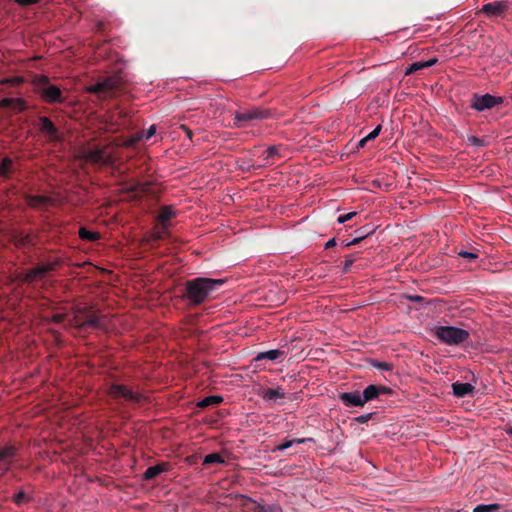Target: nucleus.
Wrapping results in <instances>:
<instances>
[{"instance_id":"18","label":"nucleus","mask_w":512,"mask_h":512,"mask_svg":"<svg viewBox=\"0 0 512 512\" xmlns=\"http://www.w3.org/2000/svg\"><path fill=\"white\" fill-rule=\"evenodd\" d=\"M262 156V159L264 161L263 164H260L258 167H263V166H266L268 164H271V160H273L274 158H279L281 155H280V146H269L267 149H265L263 151V153L261 154Z\"/></svg>"},{"instance_id":"7","label":"nucleus","mask_w":512,"mask_h":512,"mask_svg":"<svg viewBox=\"0 0 512 512\" xmlns=\"http://www.w3.org/2000/svg\"><path fill=\"white\" fill-rule=\"evenodd\" d=\"M271 115L270 110L261 107H253L249 110L236 111L234 114V127L242 128L245 123L253 120L267 119Z\"/></svg>"},{"instance_id":"42","label":"nucleus","mask_w":512,"mask_h":512,"mask_svg":"<svg viewBox=\"0 0 512 512\" xmlns=\"http://www.w3.org/2000/svg\"><path fill=\"white\" fill-rule=\"evenodd\" d=\"M380 131H381V125H378L377 127H375L373 130H371L369 132V134L366 136V139H368L370 141L372 139L377 138Z\"/></svg>"},{"instance_id":"49","label":"nucleus","mask_w":512,"mask_h":512,"mask_svg":"<svg viewBox=\"0 0 512 512\" xmlns=\"http://www.w3.org/2000/svg\"><path fill=\"white\" fill-rule=\"evenodd\" d=\"M336 245L335 239L328 240L327 243H325V249H331Z\"/></svg>"},{"instance_id":"15","label":"nucleus","mask_w":512,"mask_h":512,"mask_svg":"<svg viewBox=\"0 0 512 512\" xmlns=\"http://www.w3.org/2000/svg\"><path fill=\"white\" fill-rule=\"evenodd\" d=\"M285 358V352L284 351H281V350H278V349H274V350H270V351H267V352H259L256 354V356L254 357V361L255 362H260V361H278L279 359H284Z\"/></svg>"},{"instance_id":"48","label":"nucleus","mask_w":512,"mask_h":512,"mask_svg":"<svg viewBox=\"0 0 512 512\" xmlns=\"http://www.w3.org/2000/svg\"><path fill=\"white\" fill-rule=\"evenodd\" d=\"M291 440L294 441V444H304L308 441H314L311 438H300V439H291Z\"/></svg>"},{"instance_id":"30","label":"nucleus","mask_w":512,"mask_h":512,"mask_svg":"<svg viewBox=\"0 0 512 512\" xmlns=\"http://www.w3.org/2000/svg\"><path fill=\"white\" fill-rule=\"evenodd\" d=\"M224 458L218 453H211L205 456L204 465H212V464H223Z\"/></svg>"},{"instance_id":"8","label":"nucleus","mask_w":512,"mask_h":512,"mask_svg":"<svg viewBox=\"0 0 512 512\" xmlns=\"http://www.w3.org/2000/svg\"><path fill=\"white\" fill-rule=\"evenodd\" d=\"M503 101L502 97H496L488 93L484 95L475 93L472 98V103H470V107L478 112H483L503 104Z\"/></svg>"},{"instance_id":"1","label":"nucleus","mask_w":512,"mask_h":512,"mask_svg":"<svg viewBox=\"0 0 512 512\" xmlns=\"http://www.w3.org/2000/svg\"><path fill=\"white\" fill-rule=\"evenodd\" d=\"M224 282L223 279L194 278L186 282V294L184 296L187 297L190 305H201L208 300L211 292L223 285Z\"/></svg>"},{"instance_id":"26","label":"nucleus","mask_w":512,"mask_h":512,"mask_svg":"<svg viewBox=\"0 0 512 512\" xmlns=\"http://www.w3.org/2000/svg\"><path fill=\"white\" fill-rule=\"evenodd\" d=\"M222 401H223V398L221 396L211 395V396L206 397L205 399L198 401L197 407L200 409H205L209 406L218 405Z\"/></svg>"},{"instance_id":"5","label":"nucleus","mask_w":512,"mask_h":512,"mask_svg":"<svg viewBox=\"0 0 512 512\" xmlns=\"http://www.w3.org/2000/svg\"><path fill=\"white\" fill-rule=\"evenodd\" d=\"M121 80L117 76H109L101 82L94 83L86 91L95 94L98 99H110L120 89Z\"/></svg>"},{"instance_id":"28","label":"nucleus","mask_w":512,"mask_h":512,"mask_svg":"<svg viewBox=\"0 0 512 512\" xmlns=\"http://www.w3.org/2000/svg\"><path fill=\"white\" fill-rule=\"evenodd\" d=\"M63 264V260L60 258H56L52 262H48L45 264H41L39 269L42 271V274L46 275L49 272L55 271L58 267H60Z\"/></svg>"},{"instance_id":"17","label":"nucleus","mask_w":512,"mask_h":512,"mask_svg":"<svg viewBox=\"0 0 512 512\" xmlns=\"http://www.w3.org/2000/svg\"><path fill=\"white\" fill-rule=\"evenodd\" d=\"M475 387L469 383L456 382L452 384V393L458 398H462L474 392Z\"/></svg>"},{"instance_id":"41","label":"nucleus","mask_w":512,"mask_h":512,"mask_svg":"<svg viewBox=\"0 0 512 512\" xmlns=\"http://www.w3.org/2000/svg\"><path fill=\"white\" fill-rule=\"evenodd\" d=\"M357 216V212H349L344 215L339 216L338 222L340 224L345 223L346 221H349Z\"/></svg>"},{"instance_id":"27","label":"nucleus","mask_w":512,"mask_h":512,"mask_svg":"<svg viewBox=\"0 0 512 512\" xmlns=\"http://www.w3.org/2000/svg\"><path fill=\"white\" fill-rule=\"evenodd\" d=\"M175 217V212L171 206H164L160 210V215H158V220L165 226L166 222H169Z\"/></svg>"},{"instance_id":"16","label":"nucleus","mask_w":512,"mask_h":512,"mask_svg":"<svg viewBox=\"0 0 512 512\" xmlns=\"http://www.w3.org/2000/svg\"><path fill=\"white\" fill-rule=\"evenodd\" d=\"M18 448L13 444L0 447V462L11 464L12 458L17 456Z\"/></svg>"},{"instance_id":"53","label":"nucleus","mask_w":512,"mask_h":512,"mask_svg":"<svg viewBox=\"0 0 512 512\" xmlns=\"http://www.w3.org/2000/svg\"><path fill=\"white\" fill-rule=\"evenodd\" d=\"M343 244L345 247H350L352 245H356L357 243H351V241H350V242H343Z\"/></svg>"},{"instance_id":"6","label":"nucleus","mask_w":512,"mask_h":512,"mask_svg":"<svg viewBox=\"0 0 512 512\" xmlns=\"http://www.w3.org/2000/svg\"><path fill=\"white\" fill-rule=\"evenodd\" d=\"M108 393L110 397L116 401L122 399L135 404H139L146 401V396L143 393L134 392L125 384H110L108 388Z\"/></svg>"},{"instance_id":"19","label":"nucleus","mask_w":512,"mask_h":512,"mask_svg":"<svg viewBox=\"0 0 512 512\" xmlns=\"http://www.w3.org/2000/svg\"><path fill=\"white\" fill-rule=\"evenodd\" d=\"M286 396L285 391L281 387L268 388L262 392V398L267 401H276L284 399Z\"/></svg>"},{"instance_id":"9","label":"nucleus","mask_w":512,"mask_h":512,"mask_svg":"<svg viewBox=\"0 0 512 512\" xmlns=\"http://www.w3.org/2000/svg\"><path fill=\"white\" fill-rule=\"evenodd\" d=\"M84 158L90 163L108 165L111 163V156L108 155L105 147L96 146L84 152Z\"/></svg>"},{"instance_id":"22","label":"nucleus","mask_w":512,"mask_h":512,"mask_svg":"<svg viewBox=\"0 0 512 512\" xmlns=\"http://www.w3.org/2000/svg\"><path fill=\"white\" fill-rule=\"evenodd\" d=\"M46 275L42 273V271L39 269V267L32 268L27 271V273L22 275L21 281L24 283H32L37 280L43 279Z\"/></svg>"},{"instance_id":"47","label":"nucleus","mask_w":512,"mask_h":512,"mask_svg":"<svg viewBox=\"0 0 512 512\" xmlns=\"http://www.w3.org/2000/svg\"><path fill=\"white\" fill-rule=\"evenodd\" d=\"M423 64H424V67H432L433 65H435L437 62H438V59L436 58H432L430 60H426V61H422Z\"/></svg>"},{"instance_id":"11","label":"nucleus","mask_w":512,"mask_h":512,"mask_svg":"<svg viewBox=\"0 0 512 512\" xmlns=\"http://www.w3.org/2000/svg\"><path fill=\"white\" fill-rule=\"evenodd\" d=\"M339 399L345 407H363L367 403L359 391L341 392Z\"/></svg>"},{"instance_id":"43","label":"nucleus","mask_w":512,"mask_h":512,"mask_svg":"<svg viewBox=\"0 0 512 512\" xmlns=\"http://www.w3.org/2000/svg\"><path fill=\"white\" fill-rule=\"evenodd\" d=\"M66 315L63 313H56L52 316V321L56 324L62 323L65 321Z\"/></svg>"},{"instance_id":"50","label":"nucleus","mask_w":512,"mask_h":512,"mask_svg":"<svg viewBox=\"0 0 512 512\" xmlns=\"http://www.w3.org/2000/svg\"><path fill=\"white\" fill-rule=\"evenodd\" d=\"M181 129L184 130V132H186L189 139L192 138V131L188 127H186L185 125H181Z\"/></svg>"},{"instance_id":"37","label":"nucleus","mask_w":512,"mask_h":512,"mask_svg":"<svg viewBox=\"0 0 512 512\" xmlns=\"http://www.w3.org/2000/svg\"><path fill=\"white\" fill-rule=\"evenodd\" d=\"M374 415L375 413H368L365 415L357 416L353 419V421L359 425L366 424Z\"/></svg>"},{"instance_id":"13","label":"nucleus","mask_w":512,"mask_h":512,"mask_svg":"<svg viewBox=\"0 0 512 512\" xmlns=\"http://www.w3.org/2000/svg\"><path fill=\"white\" fill-rule=\"evenodd\" d=\"M171 470V464L162 462L160 464L148 467L143 474L144 481H152L158 477L161 473H166Z\"/></svg>"},{"instance_id":"46","label":"nucleus","mask_w":512,"mask_h":512,"mask_svg":"<svg viewBox=\"0 0 512 512\" xmlns=\"http://www.w3.org/2000/svg\"><path fill=\"white\" fill-rule=\"evenodd\" d=\"M155 131H156L155 126H154V125H153V126H151V127H150V129H148V130L146 131V133H145V135H144V139L148 140V139H150L151 137H153V136H154V134H155Z\"/></svg>"},{"instance_id":"21","label":"nucleus","mask_w":512,"mask_h":512,"mask_svg":"<svg viewBox=\"0 0 512 512\" xmlns=\"http://www.w3.org/2000/svg\"><path fill=\"white\" fill-rule=\"evenodd\" d=\"M26 200L32 208H41L50 203V198L45 195H27Z\"/></svg>"},{"instance_id":"45","label":"nucleus","mask_w":512,"mask_h":512,"mask_svg":"<svg viewBox=\"0 0 512 512\" xmlns=\"http://www.w3.org/2000/svg\"><path fill=\"white\" fill-rule=\"evenodd\" d=\"M165 235V226H163L162 231H158L153 235L154 241H160L164 238Z\"/></svg>"},{"instance_id":"34","label":"nucleus","mask_w":512,"mask_h":512,"mask_svg":"<svg viewBox=\"0 0 512 512\" xmlns=\"http://www.w3.org/2000/svg\"><path fill=\"white\" fill-rule=\"evenodd\" d=\"M30 496L27 495L25 492L20 491L18 494L13 496V503L17 505H22L24 503H27L30 501Z\"/></svg>"},{"instance_id":"10","label":"nucleus","mask_w":512,"mask_h":512,"mask_svg":"<svg viewBox=\"0 0 512 512\" xmlns=\"http://www.w3.org/2000/svg\"><path fill=\"white\" fill-rule=\"evenodd\" d=\"M361 393L363 401L369 402L378 400L382 395L392 394L393 390L382 384H370Z\"/></svg>"},{"instance_id":"24","label":"nucleus","mask_w":512,"mask_h":512,"mask_svg":"<svg viewBox=\"0 0 512 512\" xmlns=\"http://www.w3.org/2000/svg\"><path fill=\"white\" fill-rule=\"evenodd\" d=\"M2 107H10L14 111H23L25 109V102L21 98H4L2 100Z\"/></svg>"},{"instance_id":"38","label":"nucleus","mask_w":512,"mask_h":512,"mask_svg":"<svg viewBox=\"0 0 512 512\" xmlns=\"http://www.w3.org/2000/svg\"><path fill=\"white\" fill-rule=\"evenodd\" d=\"M293 446V441L290 439L284 440V442L278 444L275 448H273V451H282L285 449H289Z\"/></svg>"},{"instance_id":"29","label":"nucleus","mask_w":512,"mask_h":512,"mask_svg":"<svg viewBox=\"0 0 512 512\" xmlns=\"http://www.w3.org/2000/svg\"><path fill=\"white\" fill-rule=\"evenodd\" d=\"M502 506L498 503L478 504L474 508V512H501Z\"/></svg>"},{"instance_id":"39","label":"nucleus","mask_w":512,"mask_h":512,"mask_svg":"<svg viewBox=\"0 0 512 512\" xmlns=\"http://www.w3.org/2000/svg\"><path fill=\"white\" fill-rule=\"evenodd\" d=\"M380 370L390 371L393 369V365L385 361H376L374 364Z\"/></svg>"},{"instance_id":"51","label":"nucleus","mask_w":512,"mask_h":512,"mask_svg":"<svg viewBox=\"0 0 512 512\" xmlns=\"http://www.w3.org/2000/svg\"><path fill=\"white\" fill-rule=\"evenodd\" d=\"M368 141H369V140H368V139H366V137L361 138V139H360V141H359V143H358V147L360 148V147H364V146H366V143H367Z\"/></svg>"},{"instance_id":"52","label":"nucleus","mask_w":512,"mask_h":512,"mask_svg":"<svg viewBox=\"0 0 512 512\" xmlns=\"http://www.w3.org/2000/svg\"><path fill=\"white\" fill-rule=\"evenodd\" d=\"M506 435L512 438V427L506 429Z\"/></svg>"},{"instance_id":"40","label":"nucleus","mask_w":512,"mask_h":512,"mask_svg":"<svg viewBox=\"0 0 512 512\" xmlns=\"http://www.w3.org/2000/svg\"><path fill=\"white\" fill-rule=\"evenodd\" d=\"M353 263H354V259L353 258L348 257V258L345 259L344 264H343V268H342L343 274H347V273L350 272V269H351Z\"/></svg>"},{"instance_id":"23","label":"nucleus","mask_w":512,"mask_h":512,"mask_svg":"<svg viewBox=\"0 0 512 512\" xmlns=\"http://www.w3.org/2000/svg\"><path fill=\"white\" fill-rule=\"evenodd\" d=\"M13 172V161L9 157H4L0 163V177L9 179Z\"/></svg>"},{"instance_id":"44","label":"nucleus","mask_w":512,"mask_h":512,"mask_svg":"<svg viewBox=\"0 0 512 512\" xmlns=\"http://www.w3.org/2000/svg\"><path fill=\"white\" fill-rule=\"evenodd\" d=\"M16 2L21 6H29L37 4L38 0H16Z\"/></svg>"},{"instance_id":"20","label":"nucleus","mask_w":512,"mask_h":512,"mask_svg":"<svg viewBox=\"0 0 512 512\" xmlns=\"http://www.w3.org/2000/svg\"><path fill=\"white\" fill-rule=\"evenodd\" d=\"M13 238L17 246L20 247L35 244V236L32 234L24 233L22 231L16 232V234L13 235Z\"/></svg>"},{"instance_id":"31","label":"nucleus","mask_w":512,"mask_h":512,"mask_svg":"<svg viewBox=\"0 0 512 512\" xmlns=\"http://www.w3.org/2000/svg\"><path fill=\"white\" fill-rule=\"evenodd\" d=\"M255 512H282V509L278 504H259Z\"/></svg>"},{"instance_id":"54","label":"nucleus","mask_w":512,"mask_h":512,"mask_svg":"<svg viewBox=\"0 0 512 512\" xmlns=\"http://www.w3.org/2000/svg\"><path fill=\"white\" fill-rule=\"evenodd\" d=\"M130 190H131V191H133V192H138V191H139V189H138V185H136V186H134V187L130 188Z\"/></svg>"},{"instance_id":"4","label":"nucleus","mask_w":512,"mask_h":512,"mask_svg":"<svg viewBox=\"0 0 512 512\" xmlns=\"http://www.w3.org/2000/svg\"><path fill=\"white\" fill-rule=\"evenodd\" d=\"M70 326L76 327L77 329L85 328H100L101 316L99 313L94 312L92 307L76 308L74 311V317L70 320Z\"/></svg>"},{"instance_id":"3","label":"nucleus","mask_w":512,"mask_h":512,"mask_svg":"<svg viewBox=\"0 0 512 512\" xmlns=\"http://www.w3.org/2000/svg\"><path fill=\"white\" fill-rule=\"evenodd\" d=\"M36 91L40 98L48 104L63 103L64 97L61 90L50 83L49 78L45 75H38L34 80Z\"/></svg>"},{"instance_id":"2","label":"nucleus","mask_w":512,"mask_h":512,"mask_svg":"<svg viewBox=\"0 0 512 512\" xmlns=\"http://www.w3.org/2000/svg\"><path fill=\"white\" fill-rule=\"evenodd\" d=\"M433 336L444 345H464L470 338L469 332L464 328L454 326H438L433 328Z\"/></svg>"},{"instance_id":"25","label":"nucleus","mask_w":512,"mask_h":512,"mask_svg":"<svg viewBox=\"0 0 512 512\" xmlns=\"http://www.w3.org/2000/svg\"><path fill=\"white\" fill-rule=\"evenodd\" d=\"M78 236L83 241L86 242H96L100 239V234L97 232L90 231L89 229H86L85 227H81L80 230H78Z\"/></svg>"},{"instance_id":"12","label":"nucleus","mask_w":512,"mask_h":512,"mask_svg":"<svg viewBox=\"0 0 512 512\" xmlns=\"http://www.w3.org/2000/svg\"><path fill=\"white\" fill-rule=\"evenodd\" d=\"M39 131L48 137L50 140H57L59 138L58 129L54 122H52L47 116H40L38 119Z\"/></svg>"},{"instance_id":"36","label":"nucleus","mask_w":512,"mask_h":512,"mask_svg":"<svg viewBox=\"0 0 512 512\" xmlns=\"http://www.w3.org/2000/svg\"><path fill=\"white\" fill-rule=\"evenodd\" d=\"M458 256H460L461 258L467 259L469 261H473V260H477L478 259L477 252L466 251V250L459 251L458 252Z\"/></svg>"},{"instance_id":"32","label":"nucleus","mask_w":512,"mask_h":512,"mask_svg":"<svg viewBox=\"0 0 512 512\" xmlns=\"http://www.w3.org/2000/svg\"><path fill=\"white\" fill-rule=\"evenodd\" d=\"M371 233L372 230H368L366 227H361L356 231L357 236L351 240V243H359Z\"/></svg>"},{"instance_id":"35","label":"nucleus","mask_w":512,"mask_h":512,"mask_svg":"<svg viewBox=\"0 0 512 512\" xmlns=\"http://www.w3.org/2000/svg\"><path fill=\"white\" fill-rule=\"evenodd\" d=\"M423 68H425V66L422 61L414 62L406 68L405 75H411Z\"/></svg>"},{"instance_id":"33","label":"nucleus","mask_w":512,"mask_h":512,"mask_svg":"<svg viewBox=\"0 0 512 512\" xmlns=\"http://www.w3.org/2000/svg\"><path fill=\"white\" fill-rule=\"evenodd\" d=\"M467 142L469 145H472L474 147H485L487 145V142L484 138H478L474 135L468 136Z\"/></svg>"},{"instance_id":"14","label":"nucleus","mask_w":512,"mask_h":512,"mask_svg":"<svg viewBox=\"0 0 512 512\" xmlns=\"http://www.w3.org/2000/svg\"><path fill=\"white\" fill-rule=\"evenodd\" d=\"M506 10V4L503 2H492L483 5L482 13L487 17H499Z\"/></svg>"}]
</instances>
